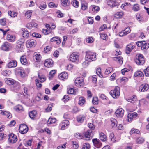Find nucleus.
Masks as SVG:
<instances>
[{
	"instance_id": "obj_1",
	"label": "nucleus",
	"mask_w": 149,
	"mask_h": 149,
	"mask_svg": "<svg viewBox=\"0 0 149 149\" xmlns=\"http://www.w3.org/2000/svg\"><path fill=\"white\" fill-rule=\"evenodd\" d=\"M86 56L85 59L89 61H92L95 60L96 58L95 53L90 51H87L85 52Z\"/></svg>"
},
{
	"instance_id": "obj_2",
	"label": "nucleus",
	"mask_w": 149,
	"mask_h": 149,
	"mask_svg": "<svg viewBox=\"0 0 149 149\" xmlns=\"http://www.w3.org/2000/svg\"><path fill=\"white\" fill-rule=\"evenodd\" d=\"M110 94L113 98H117L120 95V88L118 86H116L114 90L110 91Z\"/></svg>"
},
{
	"instance_id": "obj_3",
	"label": "nucleus",
	"mask_w": 149,
	"mask_h": 149,
	"mask_svg": "<svg viewBox=\"0 0 149 149\" xmlns=\"http://www.w3.org/2000/svg\"><path fill=\"white\" fill-rule=\"evenodd\" d=\"M79 53L77 52H74L70 55V59L73 62H77L79 61Z\"/></svg>"
},
{
	"instance_id": "obj_4",
	"label": "nucleus",
	"mask_w": 149,
	"mask_h": 149,
	"mask_svg": "<svg viewBox=\"0 0 149 149\" xmlns=\"http://www.w3.org/2000/svg\"><path fill=\"white\" fill-rule=\"evenodd\" d=\"M136 63L139 65H143L145 62V60L143 56L141 54H139L135 59Z\"/></svg>"
},
{
	"instance_id": "obj_5",
	"label": "nucleus",
	"mask_w": 149,
	"mask_h": 149,
	"mask_svg": "<svg viewBox=\"0 0 149 149\" xmlns=\"http://www.w3.org/2000/svg\"><path fill=\"white\" fill-rule=\"evenodd\" d=\"M19 130L21 134H24L28 132V128L26 125L24 124H22L19 126Z\"/></svg>"
},
{
	"instance_id": "obj_6",
	"label": "nucleus",
	"mask_w": 149,
	"mask_h": 149,
	"mask_svg": "<svg viewBox=\"0 0 149 149\" xmlns=\"http://www.w3.org/2000/svg\"><path fill=\"white\" fill-rule=\"evenodd\" d=\"M8 139L9 142L12 143H15L17 141V136L13 134H11L9 135Z\"/></svg>"
},
{
	"instance_id": "obj_7",
	"label": "nucleus",
	"mask_w": 149,
	"mask_h": 149,
	"mask_svg": "<svg viewBox=\"0 0 149 149\" xmlns=\"http://www.w3.org/2000/svg\"><path fill=\"white\" fill-rule=\"evenodd\" d=\"M75 83L78 85L79 87L83 85L84 84L83 78L82 77H79L77 78L75 81Z\"/></svg>"
},
{
	"instance_id": "obj_8",
	"label": "nucleus",
	"mask_w": 149,
	"mask_h": 149,
	"mask_svg": "<svg viewBox=\"0 0 149 149\" xmlns=\"http://www.w3.org/2000/svg\"><path fill=\"white\" fill-rule=\"evenodd\" d=\"M36 44V40L33 39L28 40L26 42V45L29 48H30L33 46H35Z\"/></svg>"
},
{
	"instance_id": "obj_9",
	"label": "nucleus",
	"mask_w": 149,
	"mask_h": 149,
	"mask_svg": "<svg viewBox=\"0 0 149 149\" xmlns=\"http://www.w3.org/2000/svg\"><path fill=\"white\" fill-rule=\"evenodd\" d=\"M92 141L95 147L97 148L101 147L102 144L98 139L97 138L93 139Z\"/></svg>"
},
{
	"instance_id": "obj_10",
	"label": "nucleus",
	"mask_w": 149,
	"mask_h": 149,
	"mask_svg": "<svg viewBox=\"0 0 149 149\" xmlns=\"http://www.w3.org/2000/svg\"><path fill=\"white\" fill-rule=\"evenodd\" d=\"M10 47V44L7 42H6L2 45L1 49L4 51H8Z\"/></svg>"
},
{
	"instance_id": "obj_11",
	"label": "nucleus",
	"mask_w": 149,
	"mask_h": 149,
	"mask_svg": "<svg viewBox=\"0 0 149 149\" xmlns=\"http://www.w3.org/2000/svg\"><path fill=\"white\" fill-rule=\"evenodd\" d=\"M149 86L147 84H143L141 85L139 88V91L141 92H144L149 89Z\"/></svg>"
},
{
	"instance_id": "obj_12",
	"label": "nucleus",
	"mask_w": 149,
	"mask_h": 149,
	"mask_svg": "<svg viewBox=\"0 0 149 149\" xmlns=\"http://www.w3.org/2000/svg\"><path fill=\"white\" fill-rule=\"evenodd\" d=\"M116 113L117 117L119 118L122 117L124 115V110L122 108H118L116 111Z\"/></svg>"
},
{
	"instance_id": "obj_13",
	"label": "nucleus",
	"mask_w": 149,
	"mask_h": 149,
	"mask_svg": "<svg viewBox=\"0 0 149 149\" xmlns=\"http://www.w3.org/2000/svg\"><path fill=\"white\" fill-rule=\"evenodd\" d=\"M17 65V61L15 60H12L8 64V67L10 68L15 67Z\"/></svg>"
},
{
	"instance_id": "obj_14",
	"label": "nucleus",
	"mask_w": 149,
	"mask_h": 149,
	"mask_svg": "<svg viewBox=\"0 0 149 149\" xmlns=\"http://www.w3.org/2000/svg\"><path fill=\"white\" fill-rule=\"evenodd\" d=\"M68 77V74L67 72H62L59 75V78L61 80H63L64 79H66Z\"/></svg>"
},
{
	"instance_id": "obj_15",
	"label": "nucleus",
	"mask_w": 149,
	"mask_h": 149,
	"mask_svg": "<svg viewBox=\"0 0 149 149\" xmlns=\"http://www.w3.org/2000/svg\"><path fill=\"white\" fill-rule=\"evenodd\" d=\"M69 121L68 120H63L61 124V129L63 130H64L65 128L67 127V126L69 125Z\"/></svg>"
},
{
	"instance_id": "obj_16",
	"label": "nucleus",
	"mask_w": 149,
	"mask_h": 149,
	"mask_svg": "<svg viewBox=\"0 0 149 149\" xmlns=\"http://www.w3.org/2000/svg\"><path fill=\"white\" fill-rule=\"evenodd\" d=\"M52 60L50 59H47L44 63V65L47 67H50L52 66Z\"/></svg>"
},
{
	"instance_id": "obj_17",
	"label": "nucleus",
	"mask_w": 149,
	"mask_h": 149,
	"mask_svg": "<svg viewBox=\"0 0 149 149\" xmlns=\"http://www.w3.org/2000/svg\"><path fill=\"white\" fill-rule=\"evenodd\" d=\"M92 131L91 130H88L86 132H85L84 136L86 138V139L87 140H90V137L91 135Z\"/></svg>"
},
{
	"instance_id": "obj_18",
	"label": "nucleus",
	"mask_w": 149,
	"mask_h": 149,
	"mask_svg": "<svg viewBox=\"0 0 149 149\" xmlns=\"http://www.w3.org/2000/svg\"><path fill=\"white\" fill-rule=\"evenodd\" d=\"M134 48V46L132 44H130L127 46L125 52L127 54H129L132 49Z\"/></svg>"
},
{
	"instance_id": "obj_19",
	"label": "nucleus",
	"mask_w": 149,
	"mask_h": 149,
	"mask_svg": "<svg viewBox=\"0 0 149 149\" xmlns=\"http://www.w3.org/2000/svg\"><path fill=\"white\" fill-rule=\"evenodd\" d=\"M15 36L10 34L8 35L6 37L7 40L11 42H14L15 41Z\"/></svg>"
},
{
	"instance_id": "obj_20",
	"label": "nucleus",
	"mask_w": 149,
	"mask_h": 149,
	"mask_svg": "<svg viewBox=\"0 0 149 149\" xmlns=\"http://www.w3.org/2000/svg\"><path fill=\"white\" fill-rule=\"evenodd\" d=\"M51 41L52 42H55L57 44H59L61 42V40L58 37H55L51 39Z\"/></svg>"
},
{
	"instance_id": "obj_21",
	"label": "nucleus",
	"mask_w": 149,
	"mask_h": 149,
	"mask_svg": "<svg viewBox=\"0 0 149 149\" xmlns=\"http://www.w3.org/2000/svg\"><path fill=\"white\" fill-rule=\"evenodd\" d=\"M23 31L22 36L23 37L25 38H27L29 36V32L26 29L23 28L22 29Z\"/></svg>"
},
{
	"instance_id": "obj_22",
	"label": "nucleus",
	"mask_w": 149,
	"mask_h": 149,
	"mask_svg": "<svg viewBox=\"0 0 149 149\" xmlns=\"http://www.w3.org/2000/svg\"><path fill=\"white\" fill-rule=\"evenodd\" d=\"M20 61L22 63L23 65H25L28 63L26 59V56L25 55L22 56L20 57Z\"/></svg>"
},
{
	"instance_id": "obj_23",
	"label": "nucleus",
	"mask_w": 149,
	"mask_h": 149,
	"mask_svg": "<svg viewBox=\"0 0 149 149\" xmlns=\"http://www.w3.org/2000/svg\"><path fill=\"white\" fill-rule=\"evenodd\" d=\"M100 139L102 141L104 142L107 140V136L103 132H101L100 134Z\"/></svg>"
},
{
	"instance_id": "obj_24",
	"label": "nucleus",
	"mask_w": 149,
	"mask_h": 149,
	"mask_svg": "<svg viewBox=\"0 0 149 149\" xmlns=\"http://www.w3.org/2000/svg\"><path fill=\"white\" fill-rule=\"evenodd\" d=\"M70 1L68 0H61V4L64 7L68 6L70 4Z\"/></svg>"
},
{
	"instance_id": "obj_25",
	"label": "nucleus",
	"mask_w": 149,
	"mask_h": 149,
	"mask_svg": "<svg viewBox=\"0 0 149 149\" xmlns=\"http://www.w3.org/2000/svg\"><path fill=\"white\" fill-rule=\"evenodd\" d=\"M113 60L116 61L120 64H122L123 62V58L121 56H118L114 57L113 58Z\"/></svg>"
},
{
	"instance_id": "obj_26",
	"label": "nucleus",
	"mask_w": 149,
	"mask_h": 149,
	"mask_svg": "<svg viewBox=\"0 0 149 149\" xmlns=\"http://www.w3.org/2000/svg\"><path fill=\"white\" fill-rule=\"evenodd\" d=\"M5 81L7 84L9 85H10L13 84H14L15 82V81H14L13 79H8L7 78L5 79Z\"/></svg>"
},
{
	"instance_id": "obj_27",
	"label": "nucleus",
	"mask_w": 149,
	"mask_h": 149,
	"mask_svg": "<svg viewBox=\"0 0 149 149\" xmlns=\"http://www.w3.org/2000/svg\"><path fill=\"white\" fill-rule=\"evenodd\" d=\"M110 120L111 122V125L113 127H115L117 126V121L114 118H111Z\"/></svg>"
},
{
	"instance_id": "obj_28",
	"label": "nucleus",
	"mask_w": 149,
	"mask_h": 149,
	"mask_svg": "<svg viewBox=\"0 0 149 149\" xmlns=\"http://www.w3.org/2000/svg\"><path fill=\"white\" fill-rule=\"evenodd\" d=\"M36 114V112L35 111H31L29 113V116L31 119L33 120Z\"/></svg>"
},
{
	"instance_id": "obj_29",
	"label": "nucleus",
	"mask_w": 149,
	"mask_h": 149,
	"mask_svg": "<svg viewBox=\"0 0 149 149\" xmlns=\"http://www.w3.org/2000/svg\"><path fill=\"white\" fill-rule=\"evenodd\" d=\"M107 3L110 6L112 7H114L116 6V3L115 0H110L108 1Z\"/></svg>"
},
{
	"instance_id": "obj_30",
	"label": "nucleus",
	"mask_w": 149,
	"mask_h": 149,
	"mask_svg": "<svg viewBox=\"0 0 149 149\" xmlns=\"http://www.w3.org/2000/svg\"><path fill=\"white\" fill-rule=\"evenodd\" d=\"M77 92V91L75 89L70 88L68 90L67 93L68 94H76Z\"/></svg>"
},
{
	"instance_id": "obj_31",
	"label": "nucleus",
	"mask_w": 149,
	"mask_h": 149,
	"mask_svg": "<svg viewBox=\"0 0 149 149\" xmlns=\"http://www.w3.org/2000/svg\"><path fill=\"white\" fill-rule=\"evenodd\" d=\"M136 100V96L133 95L132 97H131L127 99H126L127 100L128 102H133L135 101Z\"/></svg>"
},
{
	"instance_id": "obj_32",
	"label": "nucleus",
	"mask_w": 149,
	"mask_h": 149,
	"mask_svg": "<svg viewBox=\"0 0 149 149\" xmlns=\"http://www.w3.org/2000/svg\"><path fill=\"white\" fill-rule=\"evenodd\" d=\"M33 57L35 58L37 61H40L41 59V56L40 54L36 52L34 53Z\"/></svg>"
},
{
	"instance_id": "obj_33",
	"label": "nucleus",
	"mask_w": 149,
	"mask_h": 149,
	"mask_svg": "<svg viewBox=\"0 0 149 149\" xmlns=\"http://www.w3.org/2000/svg\"><path fill=\"white\" fill-rule=\"evenodd\" d=\"M134 75L135 77L139 76V77H143L144 76L143 73L140 71H136Z\"/></svg>"
},
{
	"instance_id": "obj_34",
	"label": "nucleus",
	"mask_w": 149,
	"mask_h": 149,
	"mask_svg": "<svg viewBox=\"0 0 149 149\" xmlns=\"http://www.w3.org/2000/svg\"><path fill=\"white\" fill-rule=\"evenodd\" d=\"M130 134H139L140 133V132L138 129L132 128L130 131Z\"/></svg>"
},
{
	"instance_id": "obj_35",
	"label": "nucleus",
	"mask_w": 149,
	"mask_h": 149,
	"mask_svg": "<svg viewBox=\"0 0 149 149\" xmlns=\"http://www.w3.org/2000/svg\"><path fill=\"white\" fill-rule=\"evenodd\" d=\"M99 7L97 6H94L92 7V10L93 13H95L99 11Z\"/></svg>"
},
{
	"instance_id": "obj_36",
	"label": "nucleus",
	"mask_w": 149,
	"mask_h": 149,
	"mask_svg": "<svg viewBox=\"0 0 149 149\" xmlns=\"http://www.w3.org/2000/svg\"><path fill=\"white\" fill-rule=\"evenodd\" d=\"M56 121V118H50L47 121L48 124H51L54 123Z\"/></svg>"
},
{
	"instance_id": "obj_37",
	"label": "nucleus",
	"mask_w": 149,
	"mask_h": 149,
	"mask_svg": "<svg viewBox=\"0 0 149 149\" xmlns=\"http://www.w3.org/2000/svg\"><path fill=\"white\" fill-rule=\"evenodd\" d=\"M85 119V117L81 116H79L77 117V120L79 123L82 122Z\"/></svg>"
},
{
	"instance_id": "obj_38",
	"label": "nucleus",
	"mask_w": 149,
	"mask_h": 149,
	"mask_svg": "<svg viewBox=\"0 0 149 149\" xmlns=\"http://www.w3.org/2000/svg\"><path fill=\"white\" fill-rule=\"evenodd\" d=\"M144 141V139L142 137L138 138L136 140V142L137 144L142 143Z\"/></svg>"
},
{
	"instance_id": "obj_39",
	"label": "nucleus",
	"mask_w": 149,
	"mask_h": 149,
	"mask_svg": "<svg viewBox=\"0 0 149 149\" xmlns=\"http://www.w3.org/2000/svg\"><path fill=\"white\" fill-rule=\"evenodd\" d=\"M8 13L10 16L13 17L17 16V13L14 11H9L8 12Z\"/></svg>"
},
{
	"instance_id": "obj_40",
	"label": "nucleus",
	"mask_w": 149,
	"mask_h": 149,
	"mask_svg": "<svg viewBox=\"0 0 149 149\" xmlns=\"http://www.w3.org/2000/svg\"><path fill=\"white\" fill-rule=\"evenodd\" d=\"M123 15L122 12H118L115 14L114 16L117 18H121Z\"/></svg>"
},
{
	"instance_id": "obj_41",
	"label": "nucleus",
	"mask_w": 149,
	"mask_h": 149,
	"mask_svg": "<svg viewBox=\"0 0 149 149\" xmlns=\"http://www.w3.org/2000/svg\"><path fill=\"white\" fill-rule=\"evenodd\" d=\"M85 101L84 98L82 97H80L79 98V101L78 103L79 104L82 105L85 103Z\"/></svg>"
},
{
	"instance_id": "obj_42",
	"label": "nucleus",
	"mask_w": 149,
	"mask_h": 149,
	"mask_svg": "<svg viewBox=\"0 0 149 149\" xmlns=\"http://www.w3.org/2000/svg\"><path fill=\"white\" fill-rule=\"evenodd\" d=\"M113 69L111 67L108 68L106 70L105 74H108L112 72Z\"/></svg>"
},
{
	"instance_id": "obj_43",
	"label": "nucleus",
	"mask_w": 149,
	"mask_h": 149,
	"mask_svg": "<svg viewBox=\"0 0 149 149\" xmlns=\"http://www.w3.org/2000/svg\"><path fill=\"white\" fill-rule=\"evenodd\" d=\"M87 8V3L85 2L82 3L81 8L84 10H86Z\"/></svg>"
},
{
	"instance_id": "obj_44",
	"label": "nucleus",
	"mask_w": 149,
	"mask_h": 149,
	"mask_svg": "<svg viewBox=\"0 0 149 149\" xmlns=\"http://www.w3.org/2000/svg\"><path fill=\"white\" fill-rule=\"evenodd\" d=\"M140 9L139 5L138 4H135L134 5L133 10L134 11H138Z\"/></svg>"
},
{
	"instance_id": "obj_45",
	"label": "nucleus",
	"mask_w": 149,
	"mask_h": 149,
	"mask_svg": "<svg viewBox=\"0 0 149 149\" xmlns=\"http://www.w3.org/2000/svg\"><path fill=\"white\" fill-rule=\"evenodd\" d=\"M144 72L145 74V76L146 77L149 76V67L148 66L146 69L144 70Z\"/></svg>"
},
{
	"instance_id": "obj_46",
	"label": "nucleus",
	"mask_w": 149,
	"mask_h": 149,
	"mask_svg": "<svg viewBox=\"0 0 149 149\" xmlns=\"http://www.w3.org/2000/svg\"><path fill=\"white\" fill-rule=\"evenodd\" d=\"M131 30L129 27H127L123 31V32L125 35L130 33Z\"/></svg>"
},
{
	"instance_id": "obj_47",
	"label": "nucleus",
	"mask_w": 149,
	"mask_h": 149,
	"mask_svg": "<svg viewBox=\"0 0 149 149\" xmlns=\"http://www.w3.org/2000/svg\"><path fill=\"white\" fill-rule=\"evenodd\" d=\"M90 147V145L88 143H85L83 144V147L82 149H89Z\"/></svg>"
},
{
	"instance_id": "obj_48",
	"label": "nucleus",
	"mask_w": 149,
	"mask_h": 149,
	"mask_svg": "<svg viewBox=\"0 0 149 149\" xmlns=\"http://www.w3.org/2000/svg\"><path fill=\"white\" fill-rule=\"evenodd\" d=\"M89 62L90 61L85 60V61L82 64L83 67L85 68L88 66L89 64Z\"/></svg>"
},
{
	"instance_id": "obj_49",
	"label": "nucleus",
	"mask_w": 149,
	"mask_h": 149,
	"mask_svg": "<svg viewBox=\"0 0 149 149\" xmlns=\"http://www.w3.org/2000/svg\"><path fill=\"white\" fill-rule=\"evenodd\" d=\"M72 4L74 7L76 8H77L79 6V2L76 0H74L72 1Z\"/></svg>"
},
{
	"instance_id": "obj_50",
	"label": "nucleus",
	"mask_w": 149,
	"mask_h": 149,
	"mask_svg": "<svg viewBox=\"0 0 149 149\" xmlns=\"http://www.w3.org/2000/svg\"><path fill=\"white\" fill-rule=\"evenodd\" d=\"M42 98L41 93H39L36 97V99L37 101H39L42 99Z\"/></svg>"
},
{
	"instance_id": "obj_51",
	"label": "nucleus",
	"mask_w": 149,
	"mask_h": 149,
	"mask_svg": "<svg viewBox=\"0 0 149 149\" xmlns=\"http://www.w3.org/2000/svg\"><path fill=\"white\" fill-rule=\"evenodd\" d=\"M4 115L6 116L8 118H10L12 117V115L9 112L6 111L4 113Z\"/></svg>"
},
{
	"instance_id": "obj_52",
	"label": "nucleus",
	"mask_w": 149,
	"mask_h": 149,
	"mask_svg": "<svg viewBox=\"0 0 149 149\" xmlns=\"http://www.w3.org/2000/svg\"><path fill=\"white\" fill-rule=\"evenodd\" d=\"M6 136V134H5L3 133H0V140H3Z\"/></svg>"
},
{
	"instance_id": "obj_53",
	"label": "nucleus",
	"mask_w": 149,
	"mask_h": 149,
	"mask_svg": "<svg viewBox=\"0 0 149 149\" xmlns=\"http://www.w3.org/2000/svg\"><path fill=\"white\" fill-rule=\"evenodd\" d=\"M44 132H46L47 133L49 134H50V130L47 128H46L45 129L42 130L40 131L41 133Z\"/></svg>"
},
{
	"instance_id": "obj_54",
	"label": "nucleus",
	"mask_w": 149,
	"mask_h": 149,
	"mask_svg": "<svg viewBox=\"0 0 149 149\" xmlns=\"http://www.w3.org/2000/svg\"><path fill=\"white\" fill-rule=\"evenodd\" d=\"M56 71L55 70H51L49 72V75L50 76H49V78L50 79L51 77H52L53 75L56 73Z\"/></svg>"
},
{
	"instance_id": "obj_55",
	"label": "nucleus",
	"mask_w": 149,
	"mask_h": 149,
	"mask_svg": "<svg viewBox=\"0 0 149 149\" xmlns=\"http://www.w3.org/2000/svg\"><path fill=\"white\" fill-rule=\"evenodd\" d=\"M32 35L33 37H35L36 38H40L41 37V35L36 33L34 32L32 34Z\"/></svg>"
},
{
	"instance_id": "obj_56",
	"label": "nucleus",
	"mask_w": 149,
	"mask_h": 149,
	"mask_svg": "<svg viewBox=\"0 0 149 149\" xmlns=\"http://www.w3.org/2000/svg\"><path fill=\"white\" fill-rule=\"evenodd\" d=\"M6 24V19L3 18L0 19V24L2 25H5Z\"/></svg>"
},
{
	"instance_id": "obj_57",
	"label": "nucleus",
	"mask_w": 149,
	"mask_h": 149,
	"mask_svg": "<svg viewBox=\"0 0 149 149\" xmlns=\"http://www.w3.org/2000/svg\"><path fill=\"white\" fill-rule=\"evenodd\" d=\"M48 5L50 8H56L57 7V5L53 2L49 3Z\"/></svg>"
},
{
	"instance_id": "obj_58",
	"label": "nucleus",
	"mask_w": 149,
	"mask_h": 149,
	"mask_svg": "<svg viewBox=\"0 0 149 149\" xmlns=\"http://www.w3.org/2000/svg\"><path fill=\"white\" fill-rule=\"evenodd\" d=\"M32 15V12L30 10L28 11L25 13V15L28 17H30Z\"/></svg>"
},
{
	"instance_id": "obj_59",
	"label": "nucleus",
	"mask_w": 149,
	"mask_h": 149,
	"mask_svg": "<svg viewBox=\"0 0 149 149\" xmlns=\"http://www.w3.org/2000/svg\"><path fill=\"white\" fill-rule=\"evenodd\" d=\"M51 47L49 46H47L45 47L44 49V52L45 53H47L48 51H49L51 49Z\"/></svg>"
},
{
	"instance_id": "obj_60",
	"label": "nucleus",
	"mask_w": 149,
	"mask_h": 149,
	"mask_svg": "<svg viewBox=\"0 0 149 149\" xmlns=\"http://www.w3.org/2000/svg\"><path fill=\"white\" fill-rule=\"evenodd\" d=\"M149 47V44L148 43H146V44L144 45H143L142 47H141V49H146Z\"/></svg>"
},
{
	"instance_id": "obj_61",
	"label": "nucleus",
	"mask_w": 149,
	"mask_h": 149,
	"mask_svg": "<svg viewBox=\"0 0 149 149\" xmlns=\"http://www.w3.org/2000/svg\"><path fill=\"white\" fill-rule=\"evenodd\" d=\"M86 41L88 43H91L93 41V39L92 37H89L86 39Z\"/></svg>"
},
{
	"instance_id": "obj_62",
	"label": "nucleus",
	"mask_w": 149,
	"mask_h": 149,
	"mask_svg": "<svg viewBox=\"0 0 149 149\" xmlns=\"http://www.w3.org/2000/svg\"><path fill=\"white\" fill-rule=\"evenodd\" d=\"M36 84L37 86L39 87H41L42 86V84L40 83L38 79H36Z\"/></svg>"
},
{
	"instance_id": "obj_63",
	"label": "nucleus",
	"mask_w": 149,
	"mask_h": 149,
	"mask_svg": "<svg viewBox=\"0 0 149 149\" xmlns=\"http://www.w3.org/2000/svg\"><path fill=\"white\" fill-rule=\"evenodd\" d=\"M99 96L103 100H107V97L106 95L103 94H99Z\"/></svg>"
},
{
	"instance_id": "obj_64",
	"label": "nucleus",
	"mask_w": 149,
	"mask_h": 149,
	"mask_svg": "<svg viewBox=\"0 0 149 149\" xmlns=\"http://www.w3.org/2000/svg\"><path fill=\"white\" fill-rule=\"evenodd\" d=\"M98 101V99L97 97H93V99L92 103L94 104H97Z\"/></svg>"
}]
</instances>
